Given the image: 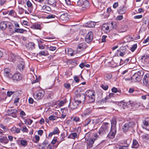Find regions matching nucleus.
I'll return each mask as SVG.
<instances>
[{"mask_svg": "<svg viewBox=\"0 0 149 149\" xmlns=\"http://www.w3.org/2000/svg\"><path fill=\"white\" fill-rule=\"evenodd\" d=\"M110 128V124L108 123H103L102 126L99 130V134L102 136L104 134H107Z\"/></svg>", "mask_w": 149, "mask_h": 149, "instance_id": "nucleus-1", "label": "nucleus"}, {"mask_svg": "<svg viewBox=\"0 0 149 149\" xmlns=\"http://www.w3.org/2000/svg\"><path fill=\"white\" fill-rule=\"evenodd\" d=\"M44 93L43 91L39 90L33 94V97L38 100L40 99L44 96Z\"/></svg>", "mask_w": 149, "mask_h": 149, "instance_id": "nucleus-2", "label": "nucleus"}, {"mask_svg": "<svg viewBox=\"0 0 149 149\" xmlns=\"http://www.w3.org/2000/svg\"><path fill=\"white\" fill-rule=\"evenodd\" d=\"M18 111L16 109L10 108L7 110L8 115L14 118L17 116Z\"/></svg>", "mask_w": 149, "mask_h": 149, "instance_id": "nucleus-3", "label": "nucleus"}, {"mask_svg": "<svg viewBox=\"0 0 149 149\" xmlns=\"http://www.w3.org/2000/svg\"><path fill=\"white\" fill-rule=\"evenodd\" d=\"M134 125V123L133 122H130L126 123L123 127V130L124 132H126L130 128L133 127Z\"/></svg>", "mask_w": 149, "mask_h": 149, "instance_id": "nucleus-4", "label": "nucleus"}, {"mask_svg": "<svg viewBox=\"0 0 149 149\" xmlns=\"http://www.w3.org/2000/svg\"><path fill=\"white\" fill-rule=\"evenodd\" d=\"M96 139L90 138L86 140V142L87 144V149L91 148L93 146V144L94 143Z\"/></svg>", "mask_w": 149, "mask_h": 149, "instance_id": "nucleus-5", "label": "nucleus"}, {"mask_svg": "<svg viewBox=\"0 0 149 149\" xmlns=\"http://www.w3.org/2000/svg\"><path fill=\"white\" fill-rule=\"evenodd\" d=\"M93 34L91 31L89 32L86 35L85 37V40L86 42L89 43L93 39Z\"/></svg>", "mask_w": 149, "mask_h": 149, "instance_id": "nucleus-6", "label": "nucleus"}, {"mask_svg": "<svg viewBox=\"0 0 149 149\" xmlns=\"http://www.w3.org/2000/svg\"><path fill=\"white\" fill-rule=\"evenodd\" d=\"M79 102L75 99L74 101L72 102H70L69 106L71 109H74L77 108Z\"/></svg>", "mask_w": 149, "mask_h": 149, "instance_id": "nucleus-7", "label": "nucleus"}, {"mask_svg": "<svg viewBox=\"0 0 149 149\" xmlns=\"http://www.w3.org/2000/svg\"><path fill=\"white\" fill-rule=\"evenodd\" d=\"M77 97L78 98L77 100L79 103L84 102L85 101L86 96L84 93L79 94L77 95Z\"/></svg>", "mask_w": 149, "mask_h": 149, "instance_id": "nucleus-8", "label": "nucleus"}, {"mask_svg": "<svg viewBox=\"0 0 149 149\" xmlns=\"http://www.w3.org/2000/svg\"><path fill=\"white\" fill-rule=\"evenodd\" d=\"M11 78L13 81H18L22 79V75L19 73H15L13 75H12Z\"/></svg>", "mask_w": 149, "mask_h": 149, "instance_id": "nucleus-9", "label": "nucleus"}, {"mask_svg": "<svg viewBox=\"0 0 149 149\" xmlns=\"http://www.w3.org/2000/svg\"><path fill=\"white\" fill-rule=\"evenodd\" d=\"M4 76L8 79H11L12 78V74L10 73V70L8 68H6L4 70Z\"/></svg>", "mask_w": 149, "mask_h": 149, "instance_id": "nucleus-10", "label": "nucleus"}, {"mask_svg": "<svg viewBox=\"0 0 149 149\" xmlns=\"http://www.w3.org/2000/svg\"><path fill=\"white\" fill-rule=\"evenodd\" d=\"M87 47V45L86 43L82 42L79 44L77 48V51L79 52L83 50L84 49Z\"/></svg>", "mask_w": 149, "mask_h": 149, "instance_id": "nucleus-11", "label": "nucleus"}, {"mask_svg": "<svg viewBox=\"0 0 149 149\" xmlns=\"http://www.w3.org/2000/svg\"><path fill=\"white\" fill-rule=\"evenodd\" d=\"M116 133V129L111 128L110 132L107 135L108 137L110 138L113 139L115 136Z\"/></svg>", "mask_w": 149, "mask_h": 149, "instance_id": "nucleus-12", "label": "nucleus"}, {"mask_svg": "<svg viewBox=\"0 0 149 149\" xmlns=\"http://www.w3.org/2000/svg\"><path fill=\"white\" fill-rule=\"evenodd\" d=\"M41 10L44 12L48 13V12L51 11V9L49 6L45 5L42 7Z\"/></svg>", "mask_w": 149, "mask_h": 149, "instance_id": "nucleus-13", "label": "nucleus"}, {"mask_svg": "<svg viewBox=\"0 0 149 149\" xmlns=\"http://www.w3.org/2000/svg\"><path fill=\"white\" fill-rule=\"evenodd\" d=\"M129 103L131 107H135V108H137L141 105V103L136 101L132 102L131 101H129Z\"/></svg>", "mask_w": 149, "mask_h": 149, "instance_id": "nucleus-14", "label": "nucleus"}, {"mask_svg": "<svg viewBox=\"0 0 149 149\" xmlns=\"http://www.w3.org/2000/svg\"><path fill=\"white\" fill-rule=\"evenodd\" d=\"M149 79V74H147L145 75L143 79V83L146 85H147L148 84V80Z\"/></svg>", "mask_w": 149, "mask_h": 149, "instance_id": "nucleus-15", "label": "nucleus"}, {"mask_svg": "<svg viewBox=\"0 0 149 149\" xmlns=\"http://www.w3.org/2000/svg\"><path fill=\"white\" fill-rule=\"evenodd\" d=\"M69 17L67 13H65L62 14L60 17V19L62 21H65L68 19Z\"/></svg>", "mask_w": 149, "mask_h": 149, "instance_id": "nucleus-16", "label": "nucleus"}, {"mask_svg": "<svg viewBox=\"0 0 149 149\" xmlns=\"http://www.w3.org/2000/svg\"><path fill=\"white\" fill-rule=\"evenodd\" d=\"M144 127L147 130L149 131V118L146 119L143 121Z\"/></svg>", "mask_w": 149, "mask_h": 149, "instance_id": "nucleus-17", "label": "nucleus"}, {"mask_svg": "<svg viewBox=\"0 0 149 149\" xmlns=\"http://www.w3.org/2000/svg\"><path fill=\"white\" fill-rule=\"evenodd\" d=\"M110 25H109L108 24H103L102 26V29L103 30L106 31V32L109 31L110 30Z\"/></svg>", "mask_w": 149, "mask_h": 149, "instance_id": "nucleus-18", "label": "nucleus"}, {"mask_svg": "<svg viewBox=\"0 0 149 149\" xmlns=\"http://www.w3.org/2000/svg\"><path fill=\"white\" fill-rule=\"evenodd\" d=\"M60 132L59 130L57 127H55L54 128L53 131L52 132H50L48 136L51 137L53 134H57Z\"/></svg>", "mask_w": 149, "mask_h": 149, "instance_id": "nucleus-19", "label": "nucleus"}, {"mask_svg": "<svg viewBox=\"0 0 149 149\" xmlns=\"http://www.w3.org/2000/svg\"><path fill=\"white\" fill-rule=\"evenodd\" d=\"M111 128L116 129V121L115 118H113L111 120Z\"/></svg>", "mask_w": 149, "mask_h": 149, "instance_id": "nucleus-20", "label": "nucleus"}, {"mask_svg": "<svg viewBox=\"0 0 149 149\" xmlns=\"http://www.w3.org/2000/svg\"><path fill=\"white\" fill-rule=\"evenodd\" d=\"M91 111L88 109H86L85 111L82 113V116L86 118V117H88L89 115L91 113Z\"/></svg>", "mask_w": 149, "mask_h": 149, "instance_id": "nucleus-21", "label": "nucleus"}, {"mask_svg": "<svg viewBox=\"0 0 149 149\" xmlns=\"http://www.w3.org/2000/svg\"><path fill=\"white\" fill-rule=\"evenodd\" d=\"M0 142L4 144L7 143L8 142V140L6 136H3L0 138Z\"/></svg>", "mask_w": 149, "mask_h": 149, "instance_id": "nucleus-22", "label": "nucleus"}, {"mask_svg": "<svg viewBox=\"0 0 149 149\" xmlns=\"http://www.w3.org/2000/svg\"><path fill=\"white\" fill-rule=\"evenodd\" d=\"M26 48L29 50H32L35 48V44L32 42H29L25 45Z\"/></svg>", "mask_w": 149, "mask_h": 149, "instance_id": "nucleus-23", "label": "nucleus"}, {"mask_svg": "<svg viewBox=\"0 0 149 149\" xmlns=\"http://www.w3.org/2000/svg\"><path fill=\"white\" fill-rule=\"evenodd\" d=\"M126 10V8L124 7V6H122L120 7L118 10V12L119 14H122L125 13Z\"/></svg>", "mask_w": 149, "mask_h": 149, "instance_id": "nucleus-24", "label": "nucleus"}, {"mask_svg": "<svg viewBox=\"0 0 149 149\" xmlns=\"http://www.w3.org/2000/svg\"><path fill=\"white\" fill-rule=\"evenodd\" d=\"M131 79L133 81L135 82L139 81L141 79V78L139 77L135 73H134L132 76Z\"/></svg>", "mask_w": 149, "mask_h": 149, "instance_id": "nucleus-25", "label": "nucleus"}, {"mask_svg": "<svg viewBox=\"0 0 149 149\" xmlns=\"http://www.w3.org/2000/svg\"><path fill=\"white\" fill-rule=\"evenodd\" d=\"M31 28L33 29H41L40 24L38 23H35L31 26Z\"/></svg>", "mask_w": 149, "mask_h": 149, "instance_id": "nucleus-26", "label": "nucleus"}, {"mask_svg": "<svg viewBox=\"0 0 149 149\" xmlns=\"http://www.w3.org/2000/svg\"><path fill=\"white\" fill-rule=\"evenodd\" d=\"M78 137V135L76 133H73L70 134L68 136V138L73 139H75V138Z\"/></svg>", "mask_w": 149, "mask_h": 149, "instance_id": "nucleus-27", "label": "nucleus"}, {"mask_svg": "<svg viewBox=\"0 0 149 149\" xmlns=\"http://www.w3.org/2000/svg\"><path fill=\"white\" fill-rule=\"evenodd\" d=\"M95 99L94 94L91 96L88 97V103H92L95 101Z\"/></svg>", "mask_w": 149, "mask_h": 149, "instance_id": "nucleus-28", "label": "nucleus"}, {"mask_svg": "<svg viewBox=\"0 0 149 149\" xmlns=\"http://www.w3.org/2000/svg\"><path fill=\"white\" fill-rule=\"evenodd\" d=\"M24 63L23 61H21L18 65L17 67L19 70L22 71L23 70L24 68Z\"/></svg>", "mask_w": 149, "mask_h": 149, "instance_id": "nucleus-29", "label": "nucleus"}, {"mask_svg": "<svg viewBox=\"0 0 149 149\" xmlns=\"http://www.w3.org/2000/svg\"><path fill=\"white\" fill-rule=\"evenodd\" d=\"M87 26L88 27H93L95 26L96 23L94 22L90 21L87 22Z\"/></svg>", "mask_w": 149, "mask_h": 149, "instance_id": "nucleus-30", "label": "nucleus"}, {"mask_svg": "<svg viewBox=\"0 0 149 149\" xmlns=\"http://www.w3.org/2000/svg\"><path fill=\"white\" fill-rule=\"evenodd\" d=\"M126 104L123 102H121L118 104V106L121 109H124L126 107Z\"/></svg>", "mask_w": 149, "mask_h": 149, "instance_id": "nucleus-31", "label": "nucleus"}, {"mask_svg": "<svg viewBox=\"0 0 149 149\" xmlns=\"http://www.w3.org/2000/svg\"><path fill=\"white\" fill-rule=\"evenodd\" d=\"M0 28L2 29H5L7 27V25L6 22L5 21L1 22L0 24Z\"/></svg>", "mask_w": 149, "mask_h": 149, "instance_id": "nucleus-32", "label": "nucleus"}, {"mask_svg": "<svg viewBox=\"0 0 149 149\" xmlns=\"http://www.w3.org/2000/svg\"><path fill=\"white\" fill-rule=\"evenodd\" d=\"M94 92L93 91L88 90L85 92V95L88 97L91 96V95L94 94Z\"/></svg>", "mask_w": 149, "mask_h": 149, "instance_id": "nucleus-33", "label": "nucleus"}, {"mask_svg": "<svg viewBox=\"0 0 149 149\" xmlns=\"http://www.w3.org/2000/svg\"><path fill=\"white\" fill-rule=\"evenodd\" d=\"M11 131L14 133H19L20 132V129L19 128H16L15 127H13L10 129Z\"/></svg>", "mask_w": 149, "mask_h": 149, "instance_id": "nucleus-34", "label": "nucleus"}, {"mask_svg": "<svg viewBox=\"0 0 149 149\" xmlns=\"http://www.w3.org/2000/svg\"><path fill=\"white\" fill-rule=\"evenodd\" d=\"M48 3L49 4L52 5L53 7H56V3L55 0H48Z\"/></svg>", "mask_w": 149, "mask_h": 149, "instance_id": "nucleus-35", "label": "nucleus"}, {"mask_svg": "<svg viewBox=\"0 0 149 149\" xmlns=\"http://www.w3.org/2000/svg\"><path fill=\"white\" fill-rule=\"evenodd\" d=\"M139 146V144L137 141L136 140H134L132 147L136 148H138Z\"/></svg>", "mask_w": 149, "mask_h": 149, "instance_id": "nucleus-36", "label": "nucleus"}, {"mask_svg": "<svg viewBox=\"0 0 149 149\" xmlns=\"http://www.w3.org/2000/svg\"><path fill=\"white\" fill-rule=\"evenodd\" d=\"M56 17L55 15L53 14H49L46 16L45 18L47 19H52Z\"/></svg>", "mask_w": 149, "mask_h": 149, "instance_id": "nucleus-37", "label": "nucleus"}, {"mask_svg": "<svg viewBox=\"0 0 149 149\" xmlns=\"http://www.w3.org/2000/svg\"><path fill=\"white\" fill-rule=\"evenodd\" d=\"M89 5L88 1L87 0H85L83 1L81 6L83 8H86Z\"/></svg>", "mask_w": 149, "mask_h": 149, "instance_id": "nucleus-38", "label": "nucleus"}, {"mask_svg": "<svg viewBox=\"0 0 149 149\" xmlns=\"http://www.w3.org/2000/svg\"><path fill=\"white\" fill-rule=\"evenodd\" d=\"M48 143L47 141H45L42 143L41 145L40 146V148L42 149L45 148Z\"/></svg>", "mask_w": 149, "mask_h": 149, "instance_id": "nucleus-39", "label": "nucleus"}, {"mask_svg": "<svg viewBox=\"0 0 149 149\" xmlns=\"http://www.w3.org/2000/svg\"><path fill=\"white\" fill-rule=\"evenodd\" d=\"M14 32L23 33L26 30L21 29H15Z\"/></svg>", "mask_w": 149, "mask_h": 149, "instance_id": "nucleus-40", "label": "nucleus"}, {"mask_svg": "<svg viewBox=\"0 0 149 149\" xmlns=\"http://www.w3.org/2000/svg\"><path fill=\"white\" fill-rule=\"evenodd\" d=\"M110 25V26H111V27H110V30L115 28L116 26L115 23L114 22H111L110 24H109Z\"/></svg>", "mask_w": 149, "mask_h": 149, "instance_id": "nucleus-41", "label": "nucleus"}, {"mask_svg": "<svg viewBox=\"0 0 149 149\" xmlns=\"http://www.w3.org/2000/svg\"><path fill=\"white\" fill-rule=\"evenodd\" d=\"M67 53L68 54L70 55L71 56H73L74 55V54L73 53V50L71 48L68 49Z\"/></svg>", "mask_w": 149, "mask_h": 149, "instance_id": "nucleus-42", "label": "nucleus"}, {"mask_svg": "<svg viewBox=\"0 0 149 149\" xmlns=\"http://www.w3.org/2000/svg\"><path fill=\"white\" fill-rule=\"evenodd\" d=\"M0 127L5 132L7 131L8 130V128L2 124H0Z\"/></svg>", "mask_w": 149, "mask_h": 149, "instance_id": "nucleus-43", "label": "nucleus"}, {"mask_svg": "<svg viewBox=\"0 0 149 149\" xmlns=\"http://www.w3.org/2000/svg\"><path fill=\"white\" fill-rule=\"evenodd\" d=\"M26 5L29 8H33V5L31 2L29 1H28L26 3Z\"/></svg>", "mask_w": 149, "mask_h": 149, "instance_id": "nucleus-44", "label": "nucleus"}, {"mask_svg": "<svg viewBox=\"0 0 149 149\" xmlns=\"http://www.w3.org/2000/svg\"><path fill=\"white\" fill-rule=\"evenodd\" d=\"M10 57L11 61H13L16 59V56L13 54H10Z\"/></svg>", "mask_w": 149, "mask_h": 149, "instance_id": "nucleus-45", "label": "nucleus"}, {"mask_svg": "<svg viewBox=\"0 0 149 149\" xmlns=\"http://www.w3.org/2000/svg\"><path fill=\"white\" fill-rule=\"evenodd\" d=\"M136 75L141 78V77L143 75V73L142 71H139L138 72L136 73H135Z\"/></svg>", "mask_w": 149, "mask_h": 149, "instance_id": "nucleus-46", "label": "nucleus"}, {"mask_svg": "<svg viewBox=\"0 0 149 149\" xmlns=\"http://www.w3.org/2000/svg\"><path fill=\"white\" fill-rule=\"evenodd\" d=\"M27 141L25 140H22L20 141L21 144L23 146H26L27 144Z\"/></svg>", "mask_w": 149, "mask_h": 149, "instance_id": "nucleus-47", "label": "nucleus"}, {"mask_svg": "<svg viewBox=\"0 0 149 149\" xmlns=\"http://www.w3.org/2000/svg\"><path fill=\"white\" fill-rule=\"evenodd\" d=\"M101 87L104 90H107L108 88V86L107 85L101 84L100 85Z\"/></svg>", "mask_w": 149, "mask_h": 149, "instance_id": "nucleus-48", "label": "nucleus"}, {"mask_svg": "<svg viewBox=\"0 0 149 149\" xmlns=\"http://www.w3.org/2000/svg\"><path fill=\"white\" fill-rule=\"evenodd\" d=\"M49 118L50 120H53L56 119V117L55 116L51 115L49 116Z\"/></svg>", "mask_w": 149, "mask_h": 149, "instance_id": "nucleus-49", "label": "nucleus"}, {"mask_svg": "<svg viewBox=\"0 0 149 149\" xmlns=\"http://www.w3.org/2000/svg\"><path fill=\"white\" fill-rule=\"evenodd\" d=\"M71 120L75 122H77L79 120V118L78 117H75L73 118H71Z\"/></svg>", "mask_w": 149, "mask_h": 149, "instance_id": "nucleus-50", "label": "nucleus"}, {"mask_svg": "<svg viewBox=\"0 0 149 149\" xmlns=\"http://www.w3.org/2000/svg\"><path fill=\"white\" fill-rule=\"evenodd\" d=\"M137 47V45L136 44L133 45L131 48V51L132 52H134Z\"/></svg>", "mask_w": 149, "mask_h": 149, "instance_id": "nucleus-51", "label": "nucleus"}, {"mask_svg": "<svg viewBox=\"0 0 149 149\" xmlns=\"http://www.w3.org/2000/svg\"><path fill=\"white\" fill-rule=\"evenodd\" d=\"M49 49L51 51H54L56 49V47H55L54 46H50L48 47Z\"/></svg>", "mask_w": 149, "mask_h": 149, "instance_id": "nucleus-52", "label": "nucleus"}, {"mask_svg": "<svg viewBox=\"0 0 149 149\" xmlns=\"http://www.w3.org/2000/svg\"><path fill=\"white\" fill-rule=\"evenodd\" d=\"M148 22V19L147 18L145 17L143 18V22L144 24H146Z\"/></svg>", "mask_w": 149, "mask_h": 149, "instance_id": "nucleus-53", "label": "nucleus"}, {"mask_svg": "<svg viewBox=\"0 0 149 149\" xmlns=\"http://www.w3.org/2000/svg\"><path fill=\"white\" fill-rule=\"evenodd\" d=\"M84 1L83 0H79L77 2V3L78 5L81 6Z\"/></svg>", "mask_w": 149, "mask_h": 149, "instance_id": "nucleus-54", "label": "nucleus"}, {"mask_svg": "<svg viewBox=\"0 0 149 149\" xmlns=\"http://www.w3.org/2000/svg\"><path fill=\"white\" fill-rule=\"evenodd\" d=\"M65 87L67 88H69L70 86V84L69 83H65L64 84Z\"/></svg>", "mask_w": 149, "mask_h": 149, "instance_id": "nucleus-55", "label": "nucleus"}, {"mask_svg": "<svg viewBox=\"0 0 149 149\" xmlns=\"http://www.w3.org/2000/svg\"><path fill=\"white\" fill-rule=\"evenodd\" d=\"M91 120H88L86 121L84 124V126H85L87 125L90 123Z\"/></svg>", "mask_w": 149, "mask_h": 149, "instance_id": "nucleus-56", "label": "nucleus"}, {"mask_svg": "<svg viewBox=\"0 0 149 149\" xmlns=\"http://www.w3.org/2000/svg\"><path fill=\"white\" fill-rule=\"evenodd\" d=\"M128 70H125L122 71L121 73V74L122 75H124L125 74H127L128 73Z\"/></svg>", "mask_w": 149, "mask_h": 149, "instance_id": "nucleus-57", "label": "nucleus"}, {"mask_svg": "<svg viewBox=\"0 0 149 149\" xmlns=\"http://www.w3.org/2000/svg\"><path fill=\"white\" fill-rule=\"evenodd\" d=\"M142 17V15H136L134 16V18L135 19H140Z\"/></svg>", "mask_w": 149, "mask_h": 149, "instance_id": "nucleus-58", "label": "nucleus"}, {"mask_svg": "<svg viewBox=\"0 0 149 149\" xmlns=\"http://www.w3.org/2000/svg\"><path fill=\"white\" fill-rule=\"evenodd\" d=\"M14 92L11 91H8L7 92V95L8 97H10L11 95Z\"/></svg>", "mask_w": 149, "mask_h": 149, "instance_id": "nucleus-59", "label": "nucleus"}, {"mask_svg": "<svg viewBox=\"0 0 149 149\" xmlns=\"http://www.w3.org/2000/svg\"><path fill=\"white\" fill-rule=\"evenodd\" d=\"M111 91L115 93H116L118 92L117 88L115 87H113Z\"/></svg>", "mask_w": 149, "mask_h": 149, "instance_id": "nucleus-60", "label": "nucleus"}, {"mask_svg": "<svg viewBox=\"0 0 149 149\" xmlns=\"http://www.w3.org/2000/svg\"><path fill=\"white\" fill-rule=\"evenodd\" d=\"M19 12L21 14H22L23 13L24 11V9L22 8H19Z\"/></svg>", "mask_w": 149, "mask_h": 149, "instance_id": "nucleus-61", "label": "nucleus"}, {"mask_svg": "<svg viewBox=\"0 0 149 149\" xmlns=\"http://www.w3.org/2000/svg\"><path fill=\"white\" fill-rule=\"evenodd\" d=\"M74 81L77 83H78L79 81V78L77 76H75L74 77Z\"/></svg>", "mask_w": 149, "mask_h": 149, "instance_id": "nucleus-62", "label": "nucleus"}, {"mask_svg": "<svg viewBox=\"0 0 149 149\" xmlns=\"http://www.w3.org/2000/svg\"><path fill=\"white\" fill-rule=\"evenodd\" d=\"M123 18V16L121 15H120L119 16H118L116 18V19L118 20H121Z\"/></svg>", "mask_w": 149, "mask_h": 149, "instance_id": "nucleus-63", "label": "nucleus"}, {"mask_svg": "<svg viewBox=\"0 0 149 149\" xmlns=\"http://www.w3.org/2000/svg\"><path fill=\"white\" fill-rule=\"evenodd\" d=\"M38 134L41 136L43 133V131L42 130H39L38 132Z\"/></svg>", "mask_w": 149, "mask_h": 149, "instance_id": "nucleus-64", "label": "nucleus"}]
</instances>
